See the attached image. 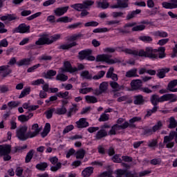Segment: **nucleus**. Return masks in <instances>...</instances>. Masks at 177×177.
Returning a JSON list of instances; mask_svg holds the SVG:
<instances>
[{
    "label": "nucleus",
    "instance_id": "28",
    "mask_svg": "<svg viewBox=\"0 0 177 177\" xmlns=\"http://www.w3.org/2000/svg\"><path fill=\"white\" fill-rule=\"evenodd\" d=\"M137 73H138L137 68L131 69L130 71H128L126 73L125 77H127V78H132V77H139Z\"/></svg>",
    "mask_w": 177,
    "mask_h": 177
},
{
    "label": "nucleus",
    "instance_id": "4",
    "mask_svg": "<svg viewBox=\"0 0 177 177\" xmlns=\"http://www.w3.org/2000/svg\"><path fill=\"white\" fill-rule=\"evenodd\" d=\"M174 138L175 142L177 143V133L175 131H170L169 136L164 137L163 144L166 145L167 149H172L175 146V142H172Z\"/></svg>",
    "mask_w": 177,
    "mask_h": 177
},
{
    "label": "nucleus",
    "instance_id": "1",
    "mask_svg": "<svg viewBox=\"0 0 177 177\" xmlns=\"http://www.w3.org/2000/svg\"><path fill=\"white\" fill-rule=\"evenodd\" d=\"M176 95L175 94H165L161 97H159L157 94H153L151 96L150 102L152 103L153 107H157L158 103H162L163 102H176Z\"/></svg>",
    "mask_w": 177,
    "mask_h": 177
},
{
    "label": "nucleus",
    "instance_id": "42",
    "mask_svg": "<svg viewBox=\"0 0 177 177\" xmlns=\"http://www.w3.org/2000/svg\"><path fill=\"white\" fill-rule=\"evenodd\" d=\"M154 37H160V38H167L168 33L167 32L158 30L153 32Z\"/></svg>",
    "mask_w": 177,
    "mask_h": 177
},
{
    "label": "nucleus",
    "instance_id": "47",
    "mask_svg": "<svg viewBox=\"0 0 177 177\" xmlns=\"http://www.w3.org/2000/svg\"><path fill=\"white\" fill-rule=\"evenodd\" d=\"M109 6H110V4L106 0H104L102 2H97V8H101V9H107Z\"/></svg>",
    "mask_w": 177,
    "mask_h": 177
},
{
    "label": "nucleus",
    "instance_id": "19",
    "mask_svg": "<svg viewBox=\"0 0 177 177\" xmlns=\"http://www.w3.org/2000/svg\"><path fill=\"white\" fill-rule=\"evenodd\" d=\"M109 85L112 89H115V92H118L119 91H122L124 89V86H120L117 82H109Z\"/></svg>",
    "mask_w": 177,
    "mask_h": 177
},
{
    "label": "nucleus",
    "instance_id": "37",
    "mask_svg": "<svg viewBox=\"0 0 177 177\" xmlns=\"http://www.w3.org/2000/svg\"><path fill=\"white\" fill-rule=\"evenodd\" d=\"M129 0H118V5L119 6L120 9H125L126 8H128Z\"/></svg>",
    "mask_w": 177,
    "mask_h": 177
},
{
    "label": "nucleus",
    "instance_id": "61",
    "mask_svg": "<svg viewBox=\"0 0 177 177\" xmlns=\"http://www.w3.org/2000/svg\"><path fill=\"white\" fill-rule=\"evenodd\" d=\"M109 30L107 28H98L94 29L93 32L97 33V32H107Z\"/></svg>",
    "mask_w": 177,
    "mask_h": 177
},
{
    "label": "nucleus",
    "instance_id": "33",
    "mask_svg": "<svg viewBox=\"0 0 177 177\" xmlns=\"http://www.w3.org/2000/svg\"><path fill=\"white\" fill-rule=\"evenodd\" d=\"M77 46V42L73 41L69 44H62L59 46V49H62L63 50L71 49V48Z\"/></svg>",
    "mask_w": 177,
    "mask_h": 177
},
{
    "label": "nucleus",
    "instance_id": "55",
    "mask_svg": "<svg viewBox=\"0 0 177 177\" xmlns=\"http://www.w3.org/2000/svg\"><path fill=\"white\" fill-rule=\"evenodd\" d=\"M176 85H177V80L171 81L167 85V90L171 91V89H174V88H175Z\"/></svg>",
    "mask_w": 177,
    "mask_h": 177
},
{
    "label": "nucleus",
    "instance_id": "5",
    "mask_svg": "<svg viewBox=\"0 0 177 177\" xmlns=\"http://www.w3.org/2000/svg\"><path fill=\"white\" fill-rule=\"evenodd\" d=\"M162 128V122L159 120L152 128L150 127H145L143 129L142 135L145 136H151L153 133H156L157 131H160Z\"/></svg>",
    "mask_w": 177,
    "mask_h": 177
},
{
    "label": "nucleus",
    "instance_id": "25",
    "mask_svg": "<svg viewBox=\"0 0 177 177\" xmlns=\"http://www.w3.org/2000/svg\"><path fill=\"white\" fill-rule=\"evenodd\" d=\"M133 99H134V101H133L134 104H137V105L145 104V99L143 98V95H136L133 97Z\"/></svg>",
    "mask_w": 177,
    "mask_h": 177
},
{
    "label": "nucleus",
    "instance_id": "20",
    "mask_svg": "<svg viewBox=\"0 0 177 177\" xmlns=\"http://www.w3.org/2000/svg\"><path fill=\"white\" fill-rule=\"evenodd\" d=\"M32 129L34 131L33 132L29 131V133L30 134V138H35L38 133L41 131V129H39V126H38V124H34L32 126Z\"/></svg>",
    "mask_w": 177,
    "mask_h": 177
},
{
    "label": "nucleus",
    "instance_id": "9",
    "mask_svg": "<svg viewBox=\"0 0 177 177\" xmlns=\"http://www.w3.org/2000/svg\"><path fill=\"white\" fill-rule=\"evenodd\" d=\"M49 161L50 162H51L53 165H55L56 164L55 166H51L50 171H52V172H57L59 169H62V163L58 162L59 159L57 158V157L54 156V157L50 158Z\"/></svg>",
    "mask_w": 177,
    "mask_h": 177
},
{
    "label": "nucleus",
    "instance_id": "63",
    "mask_svg": "<svg viewBox=\"0 0 177 177\" xmlns=\"http://www.w3.org/2000/svg\"><path fill=\"white\" fill-rule=\"evenodd\" d=\"M99 121L100 122L109 121V114L102 113L99 118Z\"/></svg>",
    "mask_w": 177,
    "mask_h": 177
},
{
    "label": "nucleus",
    "instance_id": "17",
    "mask_svg": "<svg viewBox=\"0 0 177 177\" xmlns=\"http://www.w3.org/2000/svg\"><path fill=\"white\" fill-rule=\"evenodd\" d=\"M131 86L133 91H138L142 88V81L140 80H132Z\"/></svg>",
    "mask_w": 177,
    "mask_h": 177
},
{
    "label": "nucleus",
    "instance_id": "2",
    "mask_svg": "<svg viewBox=\"0 0 177 177\" xmlns=\"http://www.w3.org/2000/svg\"><path fill=\"white\" fill-rule=\"evenodd\" d=\"M137 54L135 56H140V57H149V59H157L158 54L157 53V49H153L152 47H147L145 50L140 49L136 50Z\"/></svg>",
    "mask_w": 177,
    "mask_h": 177
},
{
    "label": "nucleus",
    "instance_id": "46",
    "mask_svg": "<svg viewBox=\"0 0 177 177\" xmlns=\"http://www.w3.org/2000/svg\"><path fill=\"white\" fill-rule=\"evenodd\" d=\"M73 9H75V10H77V12H81L82 9H85L84 7V3H75L71 6Z\"/></svg>",
    "mask_w": 177,
    "mask_h": 177
},
{
    "label": "nucleus",
    "instance_id": "43",
    "mask_svg": "<svg viewBox=\"0 0 177 177\" xmlns=\"http://www.w3.org/2000/svg\"><path fill=\"white\" fill-rule=\"evenodd\" d=\"M67 113V109L66 106H62L61 108H57L55 110V114H58V115H63Z\"/></svg>",
    "mask_w": 177,
    "mask_h": 177
},
{
    "label": "nucleus",
    "instance_id": "41",
    "mask_svg": "<svg viewBox=\"0 0 177 177\" xmlns=\"http://www.w3.org/2000/svg\"><path fill=\"white\" fill-rule=\"evenodd\" d=\"M142 10H136L131 13H129L127 16V20H131V19H133V17H136V15H139Z\"/></svg>",
    "mask_w": 177,
    "mask_h": 177
},
{
    "label": "nucleus",
    "instance_id": "6",
    "mask_svg": "<svg viewBox=\"0 0 177 177\" xmlns=\"http://www.w3.org/2000/svg\"><path fill=\"white\" fill-rule=\"evenodd\" d=\"M62 37V35L57 34L54 35L51 37V40H50L48 37H41L39 38L37 41H36L35 44L36 45H50V44H53V42H55V41H57V39H60Z\"/></svg>",
    "mask_w": 177,
    "mask_h": 177
},
{
    "label": "nucleus",
    "instance_id": "32",
    "mask_svg": "<svg viewBox=\"0 0 177 177\" xmlns=\"http://www.w3.org/2000/svg\"><path fill=\"white\" fill-rule=\"evenodd\" d=\"M84 37V35L79 33V34H75L71 37H66V40L68 41V42H72V41H77V39H80V38H82Z\"/></svg>",
    "mask_w": 177,
    "mask_h": 177
},
{
    "label": "nucleus",
    "instance_id": "31",
    "mask_svg": "<svg viewBox=\"0 0 177 177\" xmlns=\"http://www.w3.org/2000/svg\"><path fill=\"white\" fill-rule=\"evenodd\" d=\"M22 107L24 109H26L27 110H28V111H34V110H37V109H38V107H39V106L38 105H30V103H24L22 105Z\"/></svg>",
    "mask_w": 177,
    "mask_h": 177
},
{
    "label": "nucleus",
    "instance_id": "54",
    "mask_svg": "<svg viewBox=\"0 0 177 177\" xmlns=\"http://www.w3.org/2000/svg\"><path fill=\"white\" fill-rule=\"evenodd\" d=\"M56 80H57V81L64 82V81H67L68 80V77L64 74H59L56 76Z\"/></svg>",
    "mask_w": 177,
    "mask_h": 177
},
{
    "label": "nucleus",
    "instance_id": "3",
    "mask_svg": "<svg viewBox=\"0 0 177 177\" xmlns=\"http://www.w3.org/2000/svg\"><path fill=\"white\" fill-rule=\"evenodd\" d=\"M111 55L102 54L98 55L95 58V62H104L107 64H115V63H121V60L118 58L111 59Z\"/></svg>",
    "mask_w": 177,
    "mask_h": 177
},
{
    "label": "nucleus",
    "instance_id": "49",
    "mask_svg": "<svg viewBox=\"0 0 177 177\" xmlns=\"http://www.w3.org/2000/svg\"><path fill=\"white\" fill-rule=\"evenodd\" d=\"M85 100L87 103H97V98L95 96L86 95Z\"/></svg>",
    "mask_w": 177,
    "mask_h": 177
},
{
    "label": "nucleus",
    "instance_id": "27",
    "mask_svg": "<svg viewBox=\"0 0 177 177\" xmlns=\"http://www.w3.org/2000/svg\"><path fill=\"white\" fill-rule=\"evenodd\" d=\"M18 32L24 34L25 32H30V26H26V24H21L18 26Z\"/></svg>",
    "mask_w": 177,
    "mask_h": 177
},
{
    "label": "nucleus",
    "instance_id": "29",
    "mask_svg": "<svg viewBox=\"0 0 177 177\" xmlns=\"http://www.w3.org/2000/svg\"><path fill=\"white\" fill-rule=\"evenodd\" d=\"M92 174H93V167H86L82 172V175L84 177H89V176H91V175H92Z\"/></svg>",
    "mask_w": 177,
    "mask_h": 177
},
{
    "label": "nucleus",
    "instance_id": "36",
    "mask_svg": "<svg viewBox=\"0 0 177 177\" xmlns=\"http://www.w3.org/2000/svg\"><path fill=\"white\" fill-rule=\"evenodd\" d=\"M73 21L72 18H69L68 17H62L57 19V23H71Z\"/></svg>",
    "mask_w": 177,
    "mask_h": 177
},
{
    "label": "nucleus",
    "instance_id": "52",
    "mask_svg": "<svg viewBox=\"0 0 177 177\" xmlns=\"http://www.w3.org/2000/svg\"><path fill=\"white\" fill-rule=\"evenodd\" d=\"M56 74H57L56 71L50 70V71H47V73H44V78L49 79L51 77H55V75H56Z\"/></svg>",
    "mask_w": 177,
    "mask_h": 177
},
{
    "label": "nucleus",
    "instance_id": "24",
    "mask_svg": "<svg viewBox=\"0 0 177 177\" xmlns=\"http://www.w3.org/2000/svg\"><path fill=\"white\" fill-rule=\"evenodd\" d=\"M31 62H32V58H25L17 62V64L19 67H21V66H30Z\"/></svg>",
    "mask_w": 177,
    "mask_h": 177
},
{
    "label": "nucleus",
    "instance_id": "51",
    "mask_svg": "<svg viewBox=\"0 0 177 177\" xmlns=\"http://www.w3.org/2000/svg\"><path fill=\"white\" fill-rule=\"evenodd\" d=\"M78 111V108L77 107V104H73V107L69 109L68 112V117H71L73 114H75Z\"/></svg>",
    "mask_w": 177,
    "mask_h": 177
},
{
    "label": "nucleus",
    "instance_id": "59",
    "mask_svg": "<svg viewBox=\"0 0 177 177\" xmlns=\"http://www.w3.org/2000/svg\"><path fill=\"white\" fill-rule=\"evenodd\" d=\"M146 28L145 25H138L132 28V31H143Z\"/></svg>",
    "mask_w": 177,
    "mask_h": 177
},
{
    "label": "nucleus",
    "instance_id": "10",
    "mask_svg": "<svg viewBox=\"0 0 177 177\" xmlns=\"http://www.w3.org/2000/svg\"><path fill=\"white\" fill-rule=\"evenodd\" d=\"M64 67L61 68L62 73H75V71H78L76 67H71V64L68 61L64 62Z\"/></svg>",
    "mask_w": 177,
    "mask_h": 177
},
{
    "label": "nucleus",
    "instance_id": "23",
    "mask_svg": "<svg viewBox=\"0 0 177 177\" xmlns=\"http://www.w3.org/2000/svg\"><path fill=\"white\" fill-rule=\"evenodd\" d=\"M119 50V52H124V53H127V55H133V56H135V55H137L138 53L136 52V50H132L131 48H125L124 47H119L118 48Z\"/></svg>",
    "mask_w": 177,
    "mask_h": 177
},
{
    "label": "nucleus",
    "instance_id": "62",
    "mask_svg": "<svg viewBox=\"0 0 177 177\" xmlns=\"http://www.w3.org/2000/svg\"><path fill=\"white\" fill-rule=\"evenodd\" d=\"M57 96L62 99H67V97L68 96V91H65L64 93L59 92L57 94Z\"/></svg>",
    "mask_w": 177,
    "mask_h": 177
},
{
    "label": "nucleus",
    "instance_id": "21",
    "mask_svg": "<svg viewBox=\"0 0 177 177\" xmlns=\"http://www.w3.org/2000/svg\"><path fill=\"white\" fill-rule=\"evenodd\" d=\"M0 19L1 20H2V21H5L6 20H8V21H12L13 20H17V19L19 18L15 14H8L5 16L1 17Z\"/></svg>",
    "mask_w": 177,
    "mask_h": 177
},
{
    "label": "nucleus",
    "instance_id": "64",
    "mask_svg": "<svg viewBox=\"0 0 177 177\" xmlns=\"http://www.w3.org/2000/svg\"><path fill=\"white\" fill-rule=\"evenodd\" d=\"M118 124H115L111 127V129L109 131L111 135H115V131H118Z\"/></svg>",
    "mask_w": 177,
    "mask_h": 177
},
{
    "label": "nucleus",
    "instance_id": "11",
    "mask_svg": "<svg viewBox=\"0 0 177 177\" xmlns=\"http://www.w3.org/2000/svg\"><path fill=\"white\" fill-rule=\"evenodd\" d=\"M10 151H12V146L9 145H0V156L10 154Z\"/></svg>",
    "mask_w": 177,
    "mask_h": 177
},
{
    "label": "nucleus",
    "instance_id": "50",
    "mask_svg": "<svg viewBox=\"0 0 177 177\" xmlns=\"http://www.w3.org/2000/svg\"><path fill=\"white\" fill-rule=\"evenodd\" d=\"M176 126H177L176 120H175V118L171 117L169 118V124L168 126V128L169 129L176 128Z\"/></svg>",
    "mask_w": 177,
    "mask_h": 177
},
{
    "label": "nucleus",
    "instance_id": "38",
    "mask_svg": "<svg viewBox=\"0 0 177 177\" xmlns=\"http://www.w3.org/2000/svg\"><path fill=\"white\" fill-rule=\"evenodd\" d=\"M50 132V124L46 123L45 127L41 133L42 138H45Z\"/></svg>",
    "mask_w": 177,
    "mask_h": 177
},
{
    "label": "nucleus",
    "instance_id": "60",
    "mask_svg": "<svg viewBox=\"0 0 177 177\" xmlns=\"http://www.w3.org/2000/svg\"><path fill=\"white\" fill-rule=\"evenodd\" d=\"M115 174L117 175L116 177H122L123 175H126L127 170L120 169L115 171Z\"/></svg>",
    "mask_w": 177,
    "mask_h": 177
},
{
    "label": "nucleus",
    "instance_id": "26",
    "mask_svg": "<svg viewBox=\"0 0 177 177\" xmlns=\"http://www.w3.org/2000/svg\"><path fill=\"white\" fill-rule=\"evenodd\" d=\"M106 136H107V131L104 129H100L97 132L95 138L97 140H100V139H103V138H106Z\"/></svg>",
    "mask_w": 177,
    "mask_h": 177
},
{
    "label": "nucleus",
    "instance_id": "40",
    "mask_svg": "<svg viewBox=\"0 0 177 177\" xmlns=\"http://www.w3.org/2000/svg\"><path fill=\"white\" fill-rule=\"evenodd\" d=\"M80 75L85 80H92L93 78V77H92V74L90 73L88 71H82Z\"/></svg>",
    "mask_w": 177,
    "mask_h": 177
},
{
    "label": "nucleus",
    "instance_id": "7",
    "mask_svg": "<svg viewBox=\"0 0 177 177\" xmlns=\"http://www.w3.org/2000/svg\"><path fill=\"white\" fill-rule=\"evenodd\" d=\"M27 129H28V127L24 126L17 130V137L19 140L24 141L31 138V134H30V132L27 133Z\"/></svg>",
    "mask_w": 177,
    "mask_h": 177
},
{
    "label": "nucleus",
    "instance_id": "39",
    "mask_svg": "<svg viewBox=\"0 0 177 177\" xmlns=\"http://www.w3.org/2000/svg\"><path fill=\"white\" fill-rule=\"evenodd\" d=\"M32 157H34V149L30 150L25 158V162L28 164V162H30L31 160H32Z\"/></svg>",
    "mask_w": 177,
    "mask_h": 177
},
{
    "label": "nucleus",
    "instance_id": "15",
    "mask_svg": "<svg viewBox=\"0 0 177 177\" xmlns=\"http://www.w3.org/2000/svg\"><path fill=\"white\" fill-rule=\"evenodd\" d=\"M77 128L82 129L89 127V122H86V118H80L77 122H76Z\"/></svg>",
    "mask_w": 177,
    "mask_h": 177
},
{
    "label": "nucleus",
    "instance_id": "58",
    "mask_svg": "<svg viewBox=\"0 0 177 177\" xmlns=\"http://www.w3.org/2000/svg\"><path fill=\"white\" fill-rule=\"evenodd\" d=\"M104 74H106V72L104 71H101L97 73V75L93 77V80H100V78H103V77H104Z\"/></svg>",
    "mask_w": 177,
    "mask_h": 177
},
{
    "label": "nucleus",
    "instance_id": "30",
    "mask_svg": "<svg viewBox=\"0 0 177 177\" xmlns=\"http://www.w3.org/2000/svg\"><path fill=\"white\" fill-rule=\"evenodd\" d=\"M139 121H142V118L140 117H133V118L129 120V128H136V125L133 124L134 122H139Z\"/></svg>",
    "mask_w": 177,
    "mask_h": 177
},
{
    "label": "nucleus",
    "instance_id": "18",
    "mask_svg": "<svg viewBox=\"0 0 177 177\" xmlns=\"http://www.w3.org/2000/svg\"><path fill=\"white\" fill-rule=\"evenodd\" d=\"M170 70L171 68H164L159 69L158 70L156 75L160 79L165 78V74H167V73H169Z\"/></svg>",
    "mask_w": 177,
    "mask_h": 177
},
{
    "label": "nucleus",
    "instance_id": "53",
    "mask_svg": "<svg viewBox=\"0 0 177 177\" xmlns=\"http://www.w3.org/2000/svg\"><path fill=\"white\" fill-rule=\"evenodd\" d=\"M139 39L140 41H142V42H148L149 44L153 42V38L150 36H140Z\"/></svg>",
    "mask_w": 177,
    "mask_h": 177
},
{
    "label": "nucleus",
    "instance_id": "44",
    "mask_svg": "<svg viewBox=\"0 0 177 177\" xmlns=\"http://www.w3.org/2000/svg\"><path fill=\"white\" fill-rule=\"evenodd\" d=\"M37 169L39 171H45L48 168V163L47 162H40L36 165Z\"/></svg>",
    "mask_w": 177,
    "mask_h": 177
},
{
    "label": "nucleus",
    "instance_id": "35",
    "mask_svg": "<svg viewBox=\"0 0 177 177\" xmlns=\"http://www.w3.org/2000/svg\"><path fill=\"white\" fill-rule=\"evenodd\" d=\"M157 53H158V58L159 59H164L167 55L165 54V47H159L156 49Z\"/></svg>",
    "mask_w": 177,
    "mask_h": 177
},
{
    "label": "nucleus",
    "instance_id": "48",
    "mask_svg": "<svg viewBox=\"0 0 177 177\" xmlns=\"http://www.w3.org/2000/svg\"><path fill=\"white\" fill-rule=\"evenodd\" d=\"M30 92H31V88H30V87L24 88L19 95V99H21L25 96H27V95H30Z\"/></svg>",
    "mask_w": 177,
    "mask_h": 177
},
{
    "label": "nucleus",
    "instance_id": "34",
    "mask_svg": "<svg viewBox=\"0 0 177 177\" xmlns=\"http://www.w3.org/2000/svg\"><path fill=\"white\" fill-rule=\"evenodd\" d=\"M34 114L32 113H29V115H21L18 117L19 121L21 122H26V121H28L31 117H32Z\"/></svg>",
    "mask_w": 177,
    "mask_h": 177
},
{
    "label": "nucleus",
    "instance_id": "13",
    "mask_svg": "<svg viewBox=\"0 0 177 177\" xmlns=\"http://www.w3.org/2000/svg\"><path fill=\"white\" fill-rule=\"evenodd\" d=\"M171 3L163 2L162 3V6L165 8V9H176L177 8V0H171Z\"/></svg>",
    "mask_w": 177,
    "mask_h": 177
},
{
    "label": "nucleus",
    "instance_id": "14",
    "mask_svg": "<svg viewBox=\"0 0 177 177\" xmlns=\"http://www.w3.org/2000/svg\"><path fill=\"white\" fill-rule=\"evenodd\" d=\"M67 10H68V6L57 8L54 10V13L55 16L60 17V16H63V15L67 13Z\"/></svg>",
    "mask_w": 177,
    "mask_h": 177
},
{
    "label": "nucleus",
    "instance_id": "12",
    "mask_svg": "<svg viewBox=\"0 0 177 177\" xmlns=\"http://www.w3.org/2000/svg\"><path fill=\"white\" fill-rule=\"evenodd\" d=\"M149 174H150V171H141L140 172L139 174H138V173H133L131 171H126V174L125 176L126 177H142V176H145V175H149Z\"/></svg>",
    "mask_w": 177,
    "mask_h": 177
},
{
    "label": "nucleus",
    "instance_id": "56",
    "mask_svg": "<svg viewBox=\"0 0 177 177\" xmlns=\"http://www.w3.org/2000/svg\"><path fill=\"white\" fill-rule=\"evenodd\" d=\"M107 86H109V84L106 82H104L100 84L99 88L102 93H104V92L107 91Z\"/></svg>",
    "mask_w": 177,
    "mask_h": 177
},
{
    "label": "nucleus",
    "instance_id": "16",
    "mask_svg": "<svg viewBox=\"0 0 177 177\" xmlns=\"http://www.w3.org/2000/svg\"><path fill=\"white\" fill-rule=\"evenodd\" d=\"M106 78H111L113 82L118 81V75L114 73V68L111 67L106 73Z\"/></svg>",
    "mask_w": 177,
    "mask_h": 177
},
{
    "label": "nucleus",
    "instance_id": "45",
    "mask_svg": "<svg viewBox=\"0 0 177 177\" xmlns=\"http://www.w3.org/2000/svg\"><path fill=\"white\" fill-rule=\"evenodd\" d=\"M85 153H86L85 150L80 149L76 152V158L77 160L78 159L82 160L84 157H85Z\"/></svg>",
    "mask_w": 177,
    "mask_h": 177
},
{
    "label": "nucleus",
    "instance_id": "8",
    "mask_svg": "<svg viewBox=\"0 0 177 177\" xmlns=\"http://www.w3.org/2000/svg\"><path fill=\"white\" fill-rule=\"evenodd\" d=\"M91 55H92V50H83L79 52L78 57L80 60H85L86 59V60H88L89 62H94L96 58L95 56Z\"/></svg>",
    "mask_w": 177,
    "mask_h": 177
},
{
    "label": "nucleus",
    "instance_id": "22",
    "mask_svg": "<svg viewBox=\"0 0 177 177\" xmlns=\"http://www.w3.org/2000/svg\"><path fill=\"white\" fill-rule=\"evenodd\" d=\"M0 71H5L3 74H1V77H3V78H5L12 73V69H9V65L1 66H0Z\"/></svg>",
    "mask_w": 177,
    "mask_h": 177
},
{
    "label": "nucleus",
    "instance_id": "57",
    "mask_svg": "<svg viewBox=\"0 0 177 177\" xmlns=\"http://www.w3.org/2000/svg\"><path fill=\"white\" fill-rule=\"evenodd\" d=\"M95 3L94 1L92 0H86L83 2V6L84 9H88L89 6H92Z\"/></svg>",
    "mask_w": 177,
    "mask_h": 177
}]
</instances>
